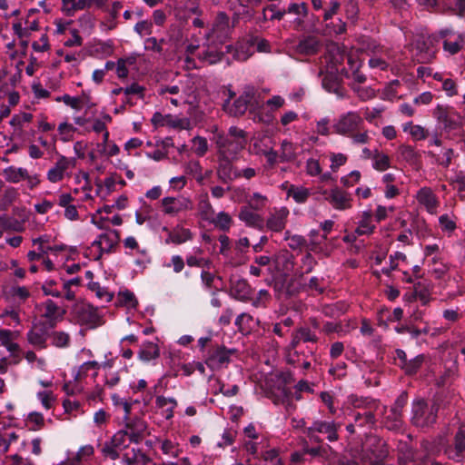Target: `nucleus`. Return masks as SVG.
Here are the masks:
<instances>
[{"mask_svg":"<svg viewBox=\"0 0 465 465\" xmlns=\"http://www.w3.org/2000/svg\"><path fill=\"white\" fill-rule=\"evenodd\" d=\"M266 201V196H263L259 193H254L249 200V207L252 208L253 210L259 211L265 206Z\"/></svg>","mask_w":465,"mask_h":465,"instance_id":"59","label":"nucleus"},{"mask_svg":"<svg viewBox=\"0 0 465 465\" xmlns=\"http://www.w3.org/2000/svg\"><path fill=\"white\" fill-rule=\"evenodd\" d=\"M417 200L425 206L429 213H434L436 212L438 200L431 189L428 187L421 188L417 193Z\"/></svg>","mask_w":465,"mask_h":465,"instance_id":"29","label":"nucleus"},{"mask_svg":"<svg viewBox=\"0 0 465 465\" xmlns=\"http://www.w3.org/2000/svg\"><path fill=\"white\" fill-rule=\"evenodd\" d=\"M5 179L9 183H19L20 181L26 180L29 178V174L25 168H15L9 166L3 171Z\"/></svg>","mask_w":465,"mask_h":465,"instance_id":"32","label":"nucleus"},{"mask_svg":"<svg viewBox=\"0 0 465 465\" xmlns=\"http://www.w3.org/2000/svg\"><path fill=\"white\" fill-rule=\"evenodd\" d=\"M439 41L434 35H418L413 42L414 56L418 63H430L435 58V43Z\"/></svg>","mask_w":465,"mask_h":465,"instance_id":"6","label":"nucleus"},{"mask_svg":"<svg viewBox=\"0 0 465 465\" xmlns=\"http://www.w3.org/2000/svg\"><path fill=\"white\" fill-rule=\"evenodd\" d=\"M233 46L222 42L208 41L203 44L201 50L196 54L200 64L213 65L223 60L226 54H232Z\"/></svg>","mask_w":465,"mask_h":465,"instance_id":"4","label":"nucleus"},{"mask_svg":"<svg viewBox=\"0 0 465 465\" xmlns=\"http://www.w3.org/2000/svg\"><path fill=\"white\" fill-rule=\"evenodd\" d=\"M163 230L168 234L165 239V243L182 244L193 238L191 231L183 227L176 226L173 230H168L167 227H163Z\"/></svg>","mask_w":465,"mask_h":465,"instance_id":"26","label":"nucleus"},{"mask_svg":"<svg viewBox=\"0 0 465 465\" xmlns=\"http://www.w3.org/2000/svg\"><path fill=\"white\" fill-rule=\"evenodd\" d=\"M296 158L295 146L292 143L286 140L282 141L279 153L281 163L292 162Z\"/></svg>","mask_w":465,"mask_h":465,"instance_id":"38","label":"nucleus"},{"mask_svg":"<svg viewBox=\"0 0 465 465\" xmlns=\"http://www.w3.org/2000/svg\"><path fill=\"white\" fill-rule=\"evenodd\" d=\"M81 10L76 0H62V11L68 16H72L76 11Z\"/></svg>","mask_w":465,"mask_h":465,"instance_id":"61","label":"nucleus"},{"mask_svg":"<svg viewBox=\"0 0 465 465\" xmlns=\"http://www.w3.org/2000/svg\"><path fill=\"white\" fill-rule=\"evenodd\" d=\"M122 450H118L117 447L113 446V443L110 440L104 442L103 445L101 446V453L104 456V458L110 459L112 460H115L120 457L122 458Z\"/></svg>","mask_w":465,"mask_h":465,"instance_id":"45","label":"nucleus"},{"mask_svg":"<svg viewBox=\"0 0 465 465\" xmlns=\"http://www.w3.org/2000/svg\"><path fill=\"white\" fill-rule=\"evenodd\" d=\"M339 427L340 425L333 421L316 420L312 424V426L306 429L305 432L309 438L313 439L316 441H320V439L315 435V433L325 434L328 440L336 441L339 438Z\"/></svg>","mask_w":465,"mask_h":465,"instance_id":"13","label":"nucleus"},{"mask_svg":"<svg viewBox=\"0 0 465 465\" xmlns=\"http://www.w3.org/2000/svg\"><path fill=\"white\" fill-rule=\"evenodd\" d=\"M218 156V166L216 170L218 179L223 183H228L234 179L240 178L239 170L232 163V161L235 158Z\"/></svg>","mask_w":465,"mask_h":465,"instance_id":"19","label":"nucleus"},{"mask_svg":"<svg viewBox=\"0 0 465 465\" xmlns=\"http://www.w3.org/2000/svg\"><path fill=\"white\" fill-rule=\"evenodd\" d=\"M440 402L438 399L427 401L418 399L412 403L411 422L416 427L425 428L436 422Z\"/></svg>","mask_w":465,"mask_h":465,"instance_id":"2","label":"nucleus"},{"mask_svg":"<svg viewBox=\"0 0 465 465\" xmlns=\"http://www.w3.org/2000/svg\"><path fill=\"white\" fill-rule=\"evenodd\" d=\"M375 412L376 411L371 410L352 411L351 417L357 427L372 428L376 423Z\"/></svg>","mask_w":465,"mask_h":465,"instance_id":"27","label":"nucleus"},{"mask_svg":"<svg viewBox=\"0 0 465 465\" xmlns=\"http://www.w3.org/2000/svg\"><path fill=\"white\" fill-rule=\"evenodd\" d=\"M347 156L343 153H331V169L332 172H337L338 169L344 165L347 162Z\"/></svg>","mask_w":465,"mask_h":465,"instance_id":"60","label":"nucleus"},{"mask_svg":"<svg viewBox=\"0 0 465 465\" xmlns=\"http://www.w3.org/2000/svg\"><path fill=\"white\" fill-rule=\"evenodd\" d=\"M88 288L95 292L98 299L109 302L112 301L114 294L109 292L107 288L102 287L99 282H91L88 284Z\"/></svg>","mask_w":465,"mask_h":465,"instance_id":"46","label":"nucleus"},{"mask_svg":"<svg viewBox=\"0 0 465 465\" xmlns=\"http://www.w3.org/2000/svg\"><path fill=\"white\" fill-rule=\"evenodd\" d=\"M322 194L325 195V200L337 210H346L351 206V195L339 187H334L331 189L330 192L324 190Z\"/></svg>","mask_w":465,"mask_h":465,"instance_id":"18","label":"nucleus"},{"mask_svg":"<svg viewBox=\"0 0 465 465\" xmlns=\"http://www.w3.org/2000/svg\"><path fill=\"white\" fill-rule=\"evenodd\" d=\"M81 282V279L79 277L73 278L68 281H64V290L65 291V299L68 301H74L75 299L74 292L70 290V286L72 285H79Z\"/></svg>","mask_w":465,"mask_h":465,"instance_id":"63","label":"nucleus"},{"mask_svg":"<svg viewBox=\"0 0 465 465\" xmlns=\"http://www.w3.org/2000/svg\"><path fill=\"white\" fill-rule=\"evenodd\" d=\"M211 223L219 230L228 232L232 223V220L227 213L220 212Z\"/></svg>","mask_w":465,"mask_h":465,"instance_id":"42","label":"nucleus"},{"mask_svg":"<svg viewBox=\"0 0 465 465\" xmlns=\"http://www.w3.org/2000/svg\"><path fill=\"white\" fill-rule=\"evenodd\" d=\"M439 223L442 232H452L457 227L455 219L449 214L440 215Z\"/></svg>","mask_w":465,"mask_h":465,"instance_id":"56","label":"nucleus"},{"mask_svg":"<svg viewBox=\"0 0 465 465\" xmlns=\"http://www.w3.org/2000/svg\"><path fill=\"white\" fill-rule=\"evenodd\" d=\"M74 314L78 323L88 328L93 329L103 324L102 316L98 313L97 308L89 303L76 304Z\"/></svg>","mask_w":465,"mask_h":465,"instance_id":"10","label":"nucleus"},{"mask_svg":"<svg viewBox=\"0 0 465 465\" xmlns=\"http://www.w3.org/2000/svg\"><path fill=\"white\" fill-rule=\"evenodd\" d=\"M403 130L405 132H409L415 140H424L428 136L427 130L420 125L413 124L411 122L407 123L404 125Z\"/></svg>","mask_w":465,"mask_h":465,"instance_id":"47","label":"nucleus"},{"mask_svg":"<svg viewBox=\"0 0 465 465\" xmlns=\"http://www.w3.org/2000/svg\"><path fill=\"white\" fill-rule=\"evenodd\" d=\"M277 268L288 274L294 268V256L288 251H283L275 256Z\"/></svg>","mask_w":465,"mask_h":465,"instance_id":"31","label":"nucleus"},{"mask_svg":"<svg viewBox=\"0 0 465 465\" xmlns=\"http://www.w3.org/2000/svg\"><path fill=\"white\" fill-rule=\"evenodd\" d=\"M326 34L327 35H341L346 31V23L341 19H338L337 23L330 22L326 24Z\"/></svg>","mask_w":465,"mask_h":465,"instance_id":"57","label":"nucleus"},{"mask_svg":"<svg viewBox=\"0 0 465 465\" xmlns=\"http://www.w3.org/2000/svg\"><path fill=\"white\" fill-rule=\"evenodd\" d=\"M235 353V349H227L223 345H212L204 354V362L213 371L221 370L229 365L231 357Z\"/></svg>","mask_w":465,"mask_h":465,"instance_id":"5","label":"nucleus"},{"mask_svg":"<svg viewBox=\"0 0 465 465\" xmlns=\"http://www.w3.org/2000/svg\"><path fill=\"white\" fill-rule=\"evenodd\" d=\"M389 450L386 442L377 435H366L361 445L360 459L375 465L388 456Z\"/></svg>","mask_w":465,"mask_h":465,"instance_id":"3","label":"nucleus"},{"mask_svg":"<svg viewBox=\"0 0 465 465\" xmlns=\"http://www.w3.org/2000/svg\"><path fill=\"white\" fill-rule=\"evenodd\" d=\"M322 43L319 36L307 35L300 38L294 47V51L302 55H314L322 48Z\"/></svg>","mask_w":465,"mask_h":465,"instance_id":"17","label":"nucleus"},{"mask_svg":"<svg viewBox=\"0 0 465 465\" xmlns=\"http://www.w3.org/2000/svg\"><path fill=\"white\" fill-rule=\"evenodd\" d=\"M252 210V208L249 206L242 207L239 213V218L247 225L255 226L262 222V217Z\"/></svg>","mask_w":465,"mask_h":465,"instance_id":"35","label":"nucleus"},{"mask_svg":"<svg viewBox=\"0 0 465 465\" xmlns=\"http://www.w3.org/2000/svg\"><path fill=\"white\" fill-rule=\"evenodd\" d=\"M327 5L323 8V20H331L340 9L341 4L338 0H327Z\"/></svg>","mask_w":465,"mask_h":465,"instance_id":"54","label":"nucleus"},{"mask_svg":"<svg viewBox=\"0 0 465 465\" xmlns=\"http://www.w3.org/2000/svg\"><path fill=\"white\" fill-rule=\"evenodd\" d=\"M56 101H63L66 105L70 106L71 108L80 110L84 104L88 103V97L84 94L81 97H73L69 94H64L61 97H57Z\"/></svg>","mask_w":465,"mask_h":465,"instance_id":"43","label":"nucleus"},{"mask_svg":"<svg viewBox=\"0 0 465 465\" xmlns=\"http://www.w3.org/2000/svg\"><path fill=\"white\" fill-rule=\"evenodd\" d=\"M120 241V233L117 230H107L104 233L99 235V238L93 242V246H97L100 252L97 259H100L104 252L109 253Z\"/></svg>","mask_w":465,"mask_h":465,"instance_id":"20","label":"nucleus"},{"mask_svg":"<svg viewBox=\"0 0 465 465\" xmlns=\"http://www.w3.org/2000/svg\"><path fill=\"white\" fill-rule=\"evenodd\" d=\"M291 395L292 391L288 388L282 387L278 389V393H272L270 398L274 404H285V401H288V405H290Z\"/></svg>","mask_w":465,"mask_h":465,"instance_id":"52","label":"nucleus"},{"mask_svg":"<svg viewBox=\"0 0 465 465\" xmlns=\"http://www.w3.org/2000/svg\"><path fill=\"white\" fill-rule=\"evenodd\" d=\"M215 143L218 155L236 158L247 143L246 133L236 126H232L227 134L219 133L215 135Z\"/></svg>","mask_w":465,"mask_h":465,"instance_id":"1","label":"nucleus"},{"mask_svg":"<svg viewBox=\"0 0 465 465\" xmlns=\"http://www.w3.org/2000/svg\"><path fill=\"white\" fill-rule=\"evenodd\" d=\"M127 431L121 430L117 431L111 439L110 441H112L113 446H115L118 448V450H124L127 449Z\"/></svg>","mask_w":465,"mask_h":465,"instance_id":"53","label":"nucleus"},{"mask_svg":"<svg viewBox=\"0 0 465 465\" xmlns=\"http://www.w3.org/2000/svg\"><path fill=\"white\" fill-rule=\"evenodd\" d=\"M229 30V17L228 15L223 13L220 12L216 18L215 22L213 24V32L220 31V32H227Z\"/></svg>","mask_w":465,"mask_h":465,"instance_id":"55","label":"nucleus"},{"mask_svg":"<svg viewBox=\"0 0 465 465\" xmlns=\"http://www.w3.org/2000/svg\"><path fill=\"white\" fill-rule=\"evenodd\" d=\"M284 239L288 241V246L292 250H297L304 247L307 244L306 239L302 235H291L290 232H285Z\"/></svg>","mask_w":465,"mask_h":465,"instance_id":"50","label":"nucleus"},{"mask_svg":"<svg viewBox=\"0 0 465 465\" xmlns=\"http://www.w3.org/2000/svg\"><path fill=\"white\" fill-rule=\"evenodd\" d=\"M316 264L317 261L315 258L310 252H307L302 258V262L300 265V276L312 272Z\"/></svg>","mask_w":465,"mask_h":465,"instance_id":"48","label":"nucleus"},{"mask_svg":"<svg viewBox=\"0 0 465 465\" xmlns=\"http://www.w3.org/2000/svg\"><path fill=\"white\" fill-rule=\"evenodd\" d=\"M398 152L401 154V158L411 164H416L420 161V153L416 152L415 149L411 145H400L398 148Z\"/></svg>","mask_w":465,"mask_h":465,"instance_id":"39","label":"nucleus"},{"mask_svg":"<svg viewBox=\"0 0 465 465\" xmlns=\"http://www.w3.org/2000/svg\"><path fill=\"white\" fill-rule=\"evenodd\" d=\"M322 86L329 92H333L342 96L341 87L337 76L329 74L322 78Z\"/></svg>","mask_w":465,"mask_h":465,"instance_id":"44","label":"nucleus"},{"mask_svg":"<svg viewBox=\"0 0 465 465\" xmlns=\"http://www.w3.org/2000/svg\"><path fill=\"white\" fill-rule=\"evenodd\" d=\"M152 459L140 448L126 450L122 454L123 465H148Z\"/></svg>","mask_w":465,"mask_h":465,"instance_id":"24","label":"nucleus"},{"mask_svg":"<svg viewBox=\"0 0 465 465\" xmlns=\"http://www.w3.org/2000/svg\"><path fill=\"white\" fill-rule=\"evenodd\" d=\"M292 341L290 346L295 349L300 342H317L318 337L308 327H300L292 334Z\"/></svg>","mask_w":465,"mask_h":465,"instance_id":"28","label":"nucleus"},{"mask_svg":"<svg viewBox=\"0 0 465 465\" xmlns=\"http://www.w3.org/2000/svg\"><path fill=\"white\" fill-rule=\"evenodd\" d=\"M193 152L200 157L203 156L208 151V143L206 138L195 136L192 140Z\"/></svg>","mask_w":465,"mask_h":465,"instance_id":"51","label":"nucleus"},{"mask_svg":"<svg viewBox=\"0 0 465 465\" xmlns=\"http://www.w3.org/2000/svg\"><path fill=\"white\" fill-rule=\"evenodd\" d=\"M259 39L257 35H248L242 42L237 43L236 46L232 49V56L238 61H246L252 54L253 50H251Z\"/></svg>","mask_w":465,"mask_h":465,"instance_id":"23","label":"nucleus"},{"mask_svg":"<svg viewBox=\"0 0 465 465\" xmlns=\"http://www.w3.org/2000/svg\"><path fill=\"white\" fill-rule=\"evenodd\" d=\"M287 195L292 197L297 203H304L311 195V191L303 186L291 184L287 189Z\"/></svg>","mask_w":465,"mask_h":465,"instance_id":"33","label":"nucleus"},{"mask_svg":"<svg viewBox=\"0 0 465 465\" xmlns=\"http://www.w3.org/2000/svg\"><path fill=\"white\" fill-rule=\"evenodd\" d=\"M51 344L57 348H67L70 345V335L62 331H49V338Z\"/></svg>","mask_w":465,"mask_h":465,"instance_id":"34","label":"nucleus"},{"mask_svg":"<svg viewBox=\"0 0 465 465\" xmlns=\"http://www.w3.org/2000/svg\"><path fill=\"white\" fill-rule=\"evenodd\" d=\"M372 166L379 172H384L391 167V158L388 154L375 150L372 154Z\"/></svg>","mask_w":465,"mask_h":465,"instance_id":"37","label":"nucleus"},{"mask_svg":"<svg viewBox=\"0 0 465 465\" xmlns=\"http://www.w3.org/2000/svg\"><path fill=\"white\" fill-rule=\"evenodd\" d=\"M253 96V90L252 88H247L237 99L234 100L232 104H231L229 100H225L223 104V109L231 116H242L248 110Z\"/></svg>","mask_w":465,"mask_h":465,"instance_id":"11","label":"nucleus"},{"mask_svg":"<svg viewBox=\"0 0 465 465\" xmlns=\"http://www.w3.org/2000/svg\"><path fill=\"white\" fill-rule=\"evenodd\" d=\"M288 215L289 210L285 207L275 210L267 219V228L272 232H282L285 228Z\"/></svg>","mask_w":465,"mask_h":465,"instance_id":"25","label":"nucleus"},{"mask_svg":"<svg viewBox=\"0 0 465 465\" xmlns=\"http://www.w3.org/2000/svg\"><path fill=\"white\" fill-rule=\"evenodd\" d=\"M50 330L51 328L46 324L41 322L34 324L26 334L27 341L38 350L46 349Z\"/></svg>","mask_w":465,"mask_h":465,"instance_id":"15","label":"nucleus"},{"mask_svg":"<svg viewBox=\"0 0 465 465\" xmlns=\"http://www.w3.org/2000/svg\"><path fill=\"white\" fill-rule=\"evenodd\" d=\"M41 317L45 322H40L46 324L51 329H54L56 324L64 319L66 311L58 306L53 300H46L39 306Z\"/></svg>","mask_w":465,"mask_h":465,"instance_id":"12","label":"nucleus"},{"mask_svg":"<svg viewBox=\"0 0 465 465\" xmlns=\"http://www.w3.org/2000/svg\"><path fill=\"white\" fill-rule=\"evenodd\" d=\"M423 361L424 356L422 354L418 355L411 360H408L406 365H404V368H402V370L407 375L415 374L421 367Z\"/></svg>","mask_w":465,"mask_h":465,"instance_id":"49","label":"nucleus"},{"mask_svg":"<svg viewBox=\"0 0 465 465\" xmlns=\"http://www.w3.org/2000/svg\"><path fill=\"white\" fill-rule=\"evenodd\" d=\"M433 116L442 124L446 132L454 131L462 126V116L452 107L438 104L433 110Z\"/></svg>","mask_w":465,"mask_h":465,"instance_id":"8","label":"nucleus"},{"mask_svg":"<svg viewBox=\"0 0 465 465\" xmlns=\"http://www.w3.org/2000/svg\"><path fill=\"white\" fill-rule=\"evenodd\" d=\"M125 429L129 441L139 443L144 438L147 424L143 420L136 417L126 421Z\"/></svg>","mask_w":465,"mask_h":465,"instance_id":"21","label":"nucleus"},{"mask_svg":"<svg viewBox=\"0 0 465 465\" xmlns=\"http://www.w3.org/2000/svg\"><path fill=\"white\" fill-rule=\"evenodd\" d=\"M364 121L357 112H348L341 114L332 125L333 131L341 135L349 136L361 130Z\"/></svg>","mask_w":465,"mask_h":465,"instance_id":"7","label":"nucleus"},{"mask_svg":"<svg viewBox=\"0 0 465 465\" xmlns=\"http://www.w3.org/2000/svg\"><path fill=\"white\" fill-rule=\"evenodd\" d=\"M408 401V393L402 391L384 418V425L390 430H398L403 425L402 411Z\"/></svg>","mask_w":465,"mask_h":465,"instance_id":"9","label":"nucleus"},{"mask_svg":"<svg viewBox=\"0 0 465 465\" xmlns=\"http://www.w3.org/2000/svg\"><path fill=\"white\" fill-rule=\"evenodd\" d=\"M0 228L4 231L22 232L24 223L14 217L3 214L0 216Z\"/></svg>","mask_w":465,"mask_h":465,"instance_id":"36","label":"nucleus"},{"mask_svg":"<svg viewBox=\"0 0 465 465\" xmlns=\"http://www.w3.org/2000/svg\"><path fill=\"white\" fill-rule=\"evenodd\" d=\"M10 294L13 298L25 302L29 296L30 292L25 286H14L10 289Z\"/></svg>","mask_w":465,"mask_h":465,"instance_id":"62","label":"nucleus"},{"mask_svg":"<svg viewBox=\"0 0 465 465\" xmlns=\"http://www.w3.org/2000/svg\"><path fill=\"white\" fill-rule=\"evenodd\" d=\"M439 37L443 40V50L452 55L458 54L465 44L462 35L448 29L440 31Z\"/></svg>","mask_w":465,"mask_h":465,"instance_id":"16","label":"nucleus"},{"mask_svg":"<svg viewBox=\"0 0 465 465\" xmlns=\"http://www.w3.org/2000/svg\"><path fill=\"white\" fill-rule=\"evenodd\" d=\"M465 452V431L460 428L455 434L453 445L445 449V453L449 459L460 461L464 458Z\"/></svg>","mask_w":465,"mask_h":465,"instance_id":"22","label":"nucleus"},{"mask_svg":"<svg viewBox=\"0 0 465 465\" xmlns=\"http://www.w3.org/2000/svg\"><path fill=\"white\" fill-rule=\"evenodd\" d=\"M371 222V213L364 212L361 221L359 222L358 227L355 230V232L358 235L371 233L375 227Z\"/></svg>","mask_w":465,"mask_h":465,"instance_id":"40","label":"nucleus"},{"mask_svg":"<svg viewBox=\"0 0 465 465\" xmlns=\"http://www.w3.org/2000/svg\"><path fill=\"white\" fill-rule=\"evenodd\" d=\"M163 212L165 214L176 215L184 211H191L193 208V202L186 197H164L162 199Z\"/></svg>","mask_w":465,"mask_h":465,"instance_id":"14","label":"nucleus"},{"mask_svg":"<svg viewBox=\"0 0 465 465\" xmlns=\"http://www.w3.org/2000/svg\"><path fill=\"white\" fill-rule=\"evenodd\" d=\"M57 284L55 280H47L45 282V283L42 285V291L45 295H50L56 298H59L62 296V292L54 288V286Z\"/></svg>","mask_w":465,"mask_h":465,"instance_id":"58","label":"nucleus"},{"mask_svg":"<svg viewBox=\"0 0 465 465\" xmlns=\"http://www.w3.org/2000/svg\"><path fill=\"white\" fill-rule=\"evenodd\" d=\"M306 173L311 176L321 174L322 168L318 160L310 158L306 162Z\"/></svg>","mask_w":465,"mask_h":465,"instance_id":"64","label":"nucleus"},{"mask_svg":"<svg viewBox=\"0 0 465 465\" xmlns=\"http://www.w3.org/2000/svg\"><path fill=\"white\" fill-rule=\"evenodd\" d=\"M351 404L354 408V411H361V410L377 411V409L379 407V402L376 400L370 399V398L352 399Z\"/></svg>","mask_w":465,"mask_h":465,"instance_id":"41","label":"nucleus"},{"mask_svg":"<svg viewBox=\"0 0 465 465\" xmlns=\"http://www.w3.org/2000/svg\"><path fill=\"white\" fill-rule=\"evenodd\" d=\"M160 356V349L158 345L152 341L142 344L138 352V357L143 361H150Z\"/></svg>","mask_w":465,"mask_h":465,"instance_id":"30","label":"nucleus"}]
</instances>
